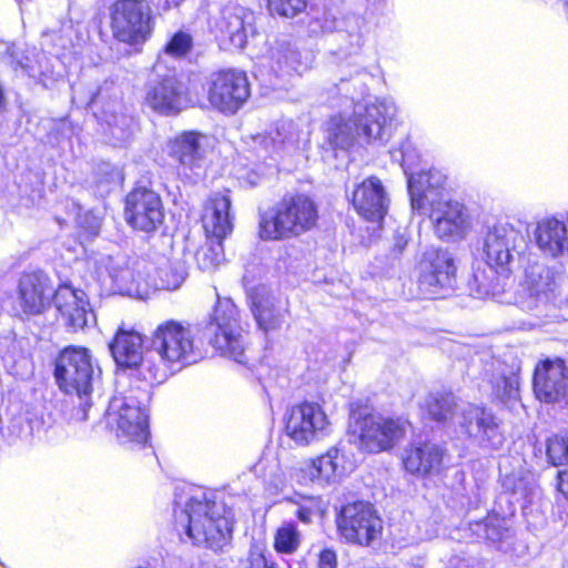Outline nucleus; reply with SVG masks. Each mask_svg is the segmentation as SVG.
I'll use <instances>...</instances> for the list:
<instances>
[{
	"label": "nucleus",
	"instance_id": "nucleus-1",
	"mask_svg": "<svg viewBox=\"0 0 568 568\" xmlns=\"http://www.w3.org/2000/svg\"><path fill=\"white\" fill-rule=\"evenodd\" d=\"M199 358L201 347L191 324L165 321L153 332L151 351L143 362V379L149 384L163 383L175 366L191 365Z\"/></svg>",
	"mask_w": 568,
	"mask_h": 568
},
{
	"label": "nucleus",
	"instance_id": "nucleus-2",
	"mask_svg": "<svg viewBox=\"0 0 568 568\" xmlns=\"http://www.w3.org/2000/svg\"><path fill=\"white\" fill-rule=\"evenodd\" d=\"M349 104L352 113L345 110L326 122L325 140L331 148L346 150L357 139L371 142L388 138V125L397 114L394 102L379 101L366 105L351 100Z\"/></svg>",
	"mask_w": 568,
	"mask_h": 568
},
{
	"label": "nucleus",
	"instance_id": "nucleus-3",
	"mask_svg": "<svg viewBox=\"0 0 568 568\" xmlns=\"http://www.w3.org/2000/svg\"><path fill=\"white\" fill-rule=\"evenodd\" d=\"M222 510V506L214 501L192 497L185 509L176 515V525L195 545L219 551L229 544L232 535L231 521Z\"/></svg>",
	"mask_w": 568,
	"mask_h": 568
},
{
	"label": "nucleus",
	"instance_id": "nucleus-4",
	"mask_svg": "<svg viewBox=\"0 0 568 568\" xmlns=\"http://www.w3.org/2000/svg\"><path fill=\"white\" fill-rule=\"evenodd\" d=\"M317 220V206L308 196L284 197L273 213L262 216L260 235L263 240L295 237L312 230Z\"/></svg>",
	"mask_w": 568,
	"mask_h": 568
},
{
	"label": "nucleus",
	"instance_id": "nucleus-5",
	"mask_svg": "<svg viewBox=\"0 0 568 568\" xmlns=\"http://www.w3.org/2000/svg\"><path fill=\"white\" fill-rule=\"evenodd\" d=\"M148 390L140 392V396L133 392L116 395L110 400L105 413L106 424L122 444L143 445L148 442Z\"/></svg>",
	"mask_w": 568,
	"mask_h": 568
},
{
	"label": "nucleus",
	"instance_id": "nucleus-6",
	"mask_svg": "<svg viewBox=\"0 0 568 568\" xmlns=\"http://www.w3.org/2000/svg\"><path fill=\"white\" fill-rule=\"evenodd\" d=\"M205 333L210 344L217 352L236 363L246 364V342L241 326V315L231 298H221L217 295L214 310L205 325Z\"/></svg>",
	"mask_w": 568,
	"mask_h": 568
},
{
	"label": "nucleus",
	"instance_id": "nucleus-7",
	"mask_svg": "<svg viewBox=\"0 0 568 568\" xmlns=\"http://www.w3.org/2000/svg\"><path fill=\"white\" fill-rule=\"evenodd\" d=\"M408 428L409 423L400 417L367 414L354 422L351 434L359 450L377 454L396 446Z\"/></svg>",
	"mask_w": 568,
	"mask_h": 568
},
{
	"label": "nucleus",
	"instance_id": "nucleus-8",
	"mask_svg": "<svg viewBox=\"0 0 568 568\" xmlns=\"http://www.w3.org/2000/svg\"><path fill=\"white\" fill-rule=\"evenodd\" d=\"M558 282L556 273L544 264H532L526 270L524 293L516 304L535 317L547 320L555 315Z\"/></svg>",
	"mask_w": 568,
	"mask_h": 568
},
{
	"label": "nucleus",
	"instance_id": "nucleus-9",
	"mask_svg": "<svg viewBox=\"0 0 568 568\" xmlns=\"http://www.w3.org/2000/svg\"><path fill=\"white\" fill-rule=\"evenodd\" d=\"M93 373L92 355L85 347L68 346L55 358L54 377L60 389L79 398L91 393Z\"/></svg>",
	"mask_w": 568,
	"mask_h": 568
},
{
	"label": "nucleus",
	"instance_id": "nucleus-10",
	"mask_svg": "<svg viewBox=\"0 0 568 568\" xmlns=\"http://www.w3.org/2000/svg\"><path fill=\"white\" fill-rule=\"evenodd\" d=\"M152 11L145 0H119L111 8V30L120 42L138 44L152 32Z\"/></svg>",
	"mask_w": 568,
	"mask_h": 568
},
{
	"label": "nucleus",
	"instance_id": "nucleus-11",
	"mask_svg": "<svg viewBox=\"0 0 568 568\" xmlns=\"http://www.w3.org/2000/svg\"><path fill=\"white\" fill-rule=\"evenodd\" d=\"M339 535L348 542L368 546L382 534V520L369 503L343 506L336 518Z\"/></svg>",
	"mask_w": 568,
	"mask_h": 568
},
{
	"label": "nucleus",
	"instance_id": "nucleus-12",
	"mask_svg": "<svg viewBox=\"0 0 568 568\" xmlns=\"http://www.w3.org/2000/svg\"><path fill=\"white\" fill-rule=\"evenodd\" d=\"M418 271L419 290L429 298L440 296L443 291L452 290L456 283L454 257L446 250L426 251L419 262Z\"/></svg>",
	"mask_w": 568,
	"mask_h": 568
},
{
	"label": "nucleus",
	"instance_id": "nucleus-13",
	"mask_svg": "<svg viewBox=\"0 0 568 568\" xmlns=\"http://www.w3.org/2000/svg\"><path fill=\"white\" fill-rule=\"evenodd\" d=\"M525 244L520 231L510 224H497L488 230L484 253L489 267L496 273L507 275L511 272L515 258Z\"/></svg>",
	"mask_w": 568,
	"mask_h": 568
},
{
	"label": "nucleus",
	"instance_id": "nucleus-14",
	"mask_svg": "<svg viewBox=\"0 0 568 568\" xmlns=\"http://www.w3.org/2000/svg\"><path fill=\"white\" fill-rule=\"evenodd\" d=\"M205 140L196 131H185L169 142V155L178 162L179 174L192 183L200 181L205 173Z\"/></svg>",
	"mask_w": 568,
	"mask_h": 568
},
{
	"label": "nucleus",
	"instance_id": "nucleus-15",
	"mask_svg": "<svg viewBox=\"0 0 568 568\" xmlns=\"http://www.w3.org/2000/svg\"><path fill=\"white\" fill-rule=\"evenodd\" d=\"M329 422L323 408L316 403L305 402L292 407L285 432L298 445H308L327 434Z\"/></svg>",
	"mask_w": 568,
	"mask_h": 568
},
{
	"label": "nucleus",
	"instance_id": "nucleus-16",
	"mask_svg": "<svg viewBox=\"0 0 568 568\" xmlns=\"http://www.w3.org/2000/svg\"><path fill=\"white\" fill-rule=\"evenodd\" d=\"M125 219L132 227L143 232L158 229L164 219L160 195L148 187L132 190L125 200Z\"/></svg>",
	"mask_w": 568,
	"mask_h": 568
},
{
	"label": "nucleus",
	"instance_id": "nucleus-17",
	"mask_svg": "<svg viewBox=\"0 0 568 568\" xmlns=\"http://www.w3.org/2000/svg\"><path fill=\"white\" fill-rule=\"evenodd\" d=\"M250 95L246 74L226 70L214 75L209 90L210 103L222 112L235 113Z\"/></svg>",
	"mask_w": 568,
	"mask_h": 568
},
{
	"label": "nucleus",
	"instance_id": "nucleus-18",
	"mask_svg": "<svg viewBox=\"0 0 568 568\" xmlns=\"http://www.w3.org/2000/svg\"><path fill=\"white\" fill-rule=\"evenodd\" d=\"M144 102L162 114H176L187 104L184 85L174 74L158 71L145 85Z\"/></svg>",
	"mask_w": 568,
	"mask_h": 568
},
{
	"label": "nucleus",
	"instance_id": "nucleus-19",
	"mask_svg": "<svg viewBox=\"0 0 568 568\" xmlns=\"http://www.w3.org/2000/svg\"><path fill=\"white\" fill-rule=\"evenodd\" d=\"M414 164V158L408 150L402 151V166L408 176V192L413 210H425L427 205L433 206L439 196L446 178L437 170H429L414 174L408 172Z\"/></svg>",
	"mask_w": 568,
	"mask_h": 568
},
{
	"label": "nucleus",
	"instance_id": "nucleus-20",
	"mask_svg": "<svg viewBox=\"0 0 568 568\" xmlns=\"http://www.w3.org/2000/svg\"><path fill=\"white\" fill-rule=\"evenodd\" d=\"M464 432L478 440L481 446L497 449L504 440L499 424L491 412L474 404H464L456 415Z\"/></svg>",
	"mask_w": 568,
	"mask_h": 568
},
{
	"label": "nucleus",
	"instance_id": "nucleus-21",
	"mask_svg": "<svg viewBox=\"0 0 568 568\" xmlns=\"http://www.w3.org/2000/svg\"><path fill=\"white\" fill-rule=\"evenodd\" d=\"M534 393L545 403H557L568 394V367L561 358L539 362L534 372Z\"/></svg>",
	"mask_w": 568,
	"mask_h": 568
},
{
	"label": "nucleus",
	"instance_id": "nucleus-22",
	"mask_svg": "<svg viewBox=\"0 0 568 568\" xmlns=\"http://www.w3.org/2000/svg\"><path fill=\"white\" fill-rule=\"evenodd\" d=\"M254 13L241 6H227L216 22L221 44L229 49H243L255 32Z\"/></svg>",
	"mask_w": 568,
	"mask_h": 568
},
{
	"label": "nucleus",
	"instance_id": "nucleus-23",
	"mask_svg": "<svg viewBox=\"0 0 568 568\" xmlns=\"http://www.w3.org/2000/svg\"><path fill=\"white\" fill-rule=\"evenodd\" d=\"M54 304L63 324L71 331L83 329L95 322L87 294L70 285H61L54 293Z\"/></svg>",
	"mask_w": 568,
	"mask_h": 568
},
{
	"label": "nucleus",
	"instance_id": "nucleus-24",
	"mask_svg": "<svg viewBox=\"0 0 568 568\" xmlns=\"http://www.w3.org/2000/svg\"><path fill=\"white\" fill-rule=\"evenodd\" d=\"M352 203L365 220L381 222L388 207V197L381 180L371 176L359 183L353 191Z\"/></svg>",
	"mask_w": 568,
	"mask_h": 568
},
{
	"label": "nucleus",
	"instance_id": "nucleus-25",
	"mask_svg": "<svg viewBox=\"0 0 568 568\" xmlns=\"http://www.w3.org/2000/svg\"><path fill=\"white\" fill-rule=\"evenodd\" d=\"M20 304L28 314H39L49 304L53 287L43 272L24 273L19 280Z\"/></svg>",
	"mask_w": 568,
	"mask_h": 568
},
{
	"label": "nucleus",
	"instance_id": "nucleus-26",
	"mask_svg": "<svg viewBox=\"0 0 568 568\" xmlns=\"http://www.w3.org/2000/svg\"><path fill=\"white\" fill-rule=\"evenodd\" d=\"M313 57L301 52L288 40H277L270 52V68L277 77L302 74L311 68Z\"/></svg>",
	"mask_w": 568,
	"mask_h": 568
},
{
	"label": "nucleus",
	"instance_id": "nucleus-27",
	"mask_svg": "<svg viewBox=\"0 0 568 568\" xmlns=\"http://www.w3.org/2000/svg\"><path fill=\"white\" fill-rule=\"evenodd\" d=\"M109 346L119 366L129 368L138 367V373L143 379V362L145 355H142L143 338L139 332L132 328L119 327Z\"/></svg>",
	"mask_w": 568,
	"mask_h": 568
},
{
	"label": "nucleus",
	"instance_id": "nucleus-28",
	"mask_svg": "<svg viewBox=\"0 0 568 568\" xmlns=\"http://www.w3.org/2000/svg\"><path fill=\"white\" fill-rule=\"evenodd\" d=\"M232 201L225 193H214L206 202L202 215L207 236L223 240L233 230Z\"/></svg>",
	"mask_w": 568,
	"mask_h": 568
},
{
	"label": "nucleus",
	"instance_id": "nucleus-29",
	"mask_svg": "<svg viewBox=\"0 0 568 568\" xmlns=\"http://www.w3.org/2000/svg\"><path fill=\"white\" fill-rule=\"evenodd\" d=\"M432 219L435 222V232L440 239L462 237L469 226L465 206L456 201L438 203Z\"/></svg>",
	"mask_w": 568,
	"mask_h": 568
},
{
	"label": "nucleus",
	"instance_id": "nucleus-30",
	"mask_svg": "<svg viewBox=\"0 0 568 568\" xmlns=\"http://www.w3.org/2000/svg\"><path fill=\"white\" fill-rule=\"evenodd\" d=\"M444 449L436 444L424 443L405 450L403 464L412 475L429 476L437 474L443 465Z\"/></svg>",
	"mask_w": 568,
	"mask_h": 568
},
{
	"label": "nucleus",
	"instance_id": "nucleus-31",
	"mask_svg": "<svg viewBox=\"0 0 568 568\" xmlns=\"http://www.w3.org/2000/svg\"><path fill=\"white\" fill-rule=\"evenodd\" d=\"M535 235L538 247L552 257L559 256L568 250L566 225L555 217L538 222Z\"/></svg>",
	"mask_w": 568,
	"mask_h": 568
},
{
	"label": "nucleus",
	"instance_id": "nucleus-32",
	"mask_svg": "<svg viewBox=\"0 0 568 568\" xmlns=\"http://www.w3.org/2000/svg\"><path fill=\"white\" fill-rule=\"evenodd\" d=\"M57 59L49 57L44 52L33 54V58L26 57L24 61H19L21 68L33 79H38L43 85L57 80L60 72L55 71Z\"/></svg>",
	"mask_w": 568,
	"mask_h": 568
},
{
	"label": "nucleus",
	"instance_id": "nucleus-33",
	"mask_svg": "<svg viewBox=\"0 0 568 568\" xmlns=\"http://www.w3.org/2000/svg\"><path fill=\"white\" fill-rule=\"evenodd\" d=\"M338 459V449L332 447L324 455L312 460L306 470L310 479H317L326 483L335 480V478L342 473Z\"/></svg>",
	"mask_w": 568,
	"mask_h": 568
},
{
	"label": "nucleus",
	"instance_id": "nucleus-34",
	"mask_svg": "<svg viewBox=\"0 0 568 568\" xmlns=\"http://www.w3.org/2000/svg\"><path fill=\"white\" fill-rule=\"evenodd\" d=\"M104 120L115 145L126 143L133 132V119L124 113L104 112Z\"/></svg>",
	"mask_w": 568,
	"mask_h": 568
},
{
	"label": "nucleus",
	"instance_id": "nucleus-35",
	"mask_svg": "<svg viewBox=\"0 0 568 568\" xmlns=\"http://www.w3.org/2000/svg\"><path fill=\"white\" fill-rule=\"evenodd\" d=\"M489 382L491 384V393L497 398L506 400L517 396L519 381L516 374H506L504 371H498L496 374H493Z\"/></svg>",
	"mask_w": 568,
	"mask_h": 568
},
{
	"label": "nucleus",
	"instance_id": "nucleus-36",
	"mask_svg": "<svg viewBox=\"0 0 568 568\" xmlns=\"http://www.w3.org/2000/svg\"><path fill=\"white\" fill-rule=\"evenodd\" d=\"M426 406L432 418L439 422L450 417L457 404L453 394L435 393L428 396Z\"/></svg>",
	"mask_w": 568,
	"mask_h": 568
},
{
	"label": "nucleus",
	"instance_id": "nucleus-37",
	"mask_svg": "<svg viewBox=\"0 0 568 568\" xmlns=\"http://www.w3.org/2000/svg\"><path fill=\"white\" fill-rule=\"evenodd\" d=\"M300 542V532L293 524H284L276 530L274 546L278 552L292 554L298 548Z\"/></svg>",
	"mask_w": 568,
	"mask_h": 568
},
{
	"label": "nucleus",
	"instance_id": "nucleus-38",
	"mask_svg": "<svg viewBox=\"0 0 568 568\" xmlns=\"http://www.w3.org/2000/svg\"><path fill=\"white\" fill-rule=\"evenodd\" d=\"M221 241L216 243H205L201 245L194 253L195 262L202 271H213L221 262Z\"/></svg>",
	"mask_w": 568,
	"mask_h": 568
},
{
	"label": "nucleus",
	"instance_id": "nucleus-39",
	"mask_svg": "<svg viewBox=\"0 0 568 568\" xmlns=\"http://www.w3.org/2000/svg\"><path fill=\"white\" fill-rule=\"evenodd\" d=\"M546 456L548 463L555 467L568 466V434H559L547 442Z\"/></svg>",
	"mask_w": 568,
	"mask_h": 568
},
{
	"label": "nucleus",
	"instance_id": "nucleus-40",
	"mask_svg": "<svg viewBox=\"0 0 568 568\" xmlns=\"http://www.w3.org/2000/svg\"><path fill=\"white\" fill-rule=\"evenodd\" d=\"M267 3L272 12L293 18L306 8L307 0H267Z\"/></svg>",
	"mask_w": 568,
	"mask_h": 568
},
{
	"label": "nucleus",
	"instance_id": "nucleus-41",
	"mask_svg": "<svg viewBox=\"0 0 568 568\" xmlns=\"http://www.w3.org/2000/svg\"><path fill=\"white\" fill-rule=\"evenodd\" d=\"M322 511L323 509L320 498L308 497L303 498V501L298 504L296 516L302 523L310 524L313 517L321 515Z\"/></svg>",
	"mask_w": 568,
	"mask_h": 568
},
{
	"label": "nucleus",
	"instance_id": "nucleus-42",
	"mask_svg": "<svg viewBox=\"0 0 568 568\" xmlns=\"http://www.w3.org/2000/svg\"><path fill=\"white\" fill-rule=\"evenodd\" d=\"M478 534H483V536L490 541H499L507 535V529L503 528L499 524L498 518H487L483 523L477 524Z\"/></svg>",
	"mask_w": 568,
	"mask_h": 568
},
{
	"label": "nucleus",
	"instance_id": "nucleus-43",
	"mask_svg": "<svg viewBox=\"0 0 568 568\" xmlns=\"http://www.w3.org/2000/svg\"><path fill=\"white\" fill-rule=\"evenodd\" d=\"M192 38L185 32L175 33L166 44L165 51L174 57L184 55L191 48Z\"/></svg>",
	"mask_w": 568,
	"mask_h": 568
},
{
	"label": "nucleus",
	"instance_id": "nucleus-44",
	"mask_svg": "<svg viewBox=\"0 0 568 568\" xmlns=\"http://www.w3.org/2000/svg\"><path fill=\"white\" fill-rule=\"evenodd\" d=\"M265 557V547L262 544H252L247 558L245 560V568H270Z\"/></svg>",
	"mask_w": 568,
	"mask_h": 568
},
{
	"label": "nucleus",
	"instance_id": "nucleus-45",
	"mask_svg": "<svg viewBox=\"0 0 568 568\" xmlns=\"http://www.w3.org/2000/svg\"><path fill=\"white\" fill-rule=\"evenodd\" d=\"M275 136L273 135H258L255 140L258 144H261L266 152L277 153L280 150L284 149L286 144V136L283 135L280 129H276Z\"/></svg>",
	"mask_w": 568,
	"mask_h": 568
},
{
	"label": "nucleus",
	"instance_id": "nucleus-46",
	"mask_svg": "<svg viewBox=\"0 0 568 568\" xmlns=\"http://www.w3.org/2000/svg\"><path fill=\"white\" fill-rule=\"evenodd\" d=\"M255 320L263 331L267 332L276 327L277 318L270 310L257 307L254 311Z\"/></svg>",
	"mask_w": 568,
	"mask_h": 568
},
{
	"label": "nucleus",
	"instance_id": "nucleus-47",
	"mask_svg": "<svg viewBox=\"0 0 568 568\" xmlns=\"http://www.w3.org/2000/svg\"><path fill=\"white\" fill-rule=\"evenodd\" d=\"M337 558L336 554L331 549H324L320 554L318 568H336Z\"/></svg>",
	"mask_w": 568,
	"mask_h": 568
},
{
	"label": "nucleus",
	"instance_id": "nucleus-48",
	"mask_svg": "<svg viewBox=\"0 0 568 568\" xmlns=\"http://www.w3.org/2000/svg\"><path fill=\"white\" fill-rule=\"evenodd\" d=\"M82 227H84L91 235H97L100 231V220L93 215H85L81 221Z\"/></svg>",
	"mask_w": 568,
	"mask_h": 568
},
{
	"label": "nucleus",
	"instance_id": "nucleus-49",
	"mask_svg": "<svg viewBox=\"0 0 568 568\" xmlns=\"http://www.w3.org/2000/svg\"><path fill=\"white\" fill-rule=\"evenodd\" d=\"M474 282L477 284V288H471V294L475 295L478 298H485L490 295H494L495 293L489 288L488 285L479 283L478 275L476 274L474 276Z\"/></svg>",
	"mask_w": 568,
	"mask_h": 568
},
{
	"label": "nucleus",
	"instance_id": "nucleus-50",
	"mask_svg": "<svg viewBox=\"0 0 568 568\" xmlns=\"http://www.w3.org/2000/svg\"><path fill=\"white\" fill-rule=\"evenodd\" d=\"M557 489L558 491L568 499V469L561 470L557 475Z\"/></svg>",
	"mask_w": 568,
	"mask_h": 568
},
{
	"label": "nucleus",
	"instance_id": "nucleus-51",
	"mask_svg": "<svg viewBox=\"0 0 568 568\" xmlns=\"http://www.w3.org/2000/svg\"><path fill=\"white\" fill-rule=\"evenodd\" d=\"M99 172H102L106 175L105 181L108 183L113 182L119 178L118 171L114 168H112L110 164H106V163L101 164L99 166Z\"/></svg>",
	"mask_w": 568,
	"mask_h": 568
},
{
	"label": "nucleus",
	"instance_id": "nucleus-52",
	"mask_svg": "<svg viewBox=\"0 0 568 568\" xmlns=\"http://www.w3.org/2000/svg\"><path fill=\"white\" fill-rule=\"evenodd\" d=\"M407 245V240L403 236H399L396 239L395 241V246H394V251L396 254H400L404 248L406 247Z\"/></svg>",
	"mask_w": 568,
	"mask_h": 568
},
{
	"label": "nucleus",
	"instance_id": "nucleus-53",
	"mask_svg": "<svg viewBox=\"0 0 568 568\" xmlns=\"http://www.w3.org/2000/svg\"><path fill=\"white\" fill-rule=\"evenodd\" d=\"M81 405L83 406V416L82 418L83 419H87V408L90 406L89 403L85 400L83 403H81Z\"/></svg>",
	"mask_w": 568,
	"mask_h": 568
},
{
	"label": "nucleus",
	"instance_id": "nucleus-54",
	"mask_svg": "<svg viewBox=\"0 0 568 568\" xmlns=\"http://www.w3.org/2000/svg\"><path fill=\"white\" fill-rule=\"evenodd\" d=\"M250 184L251 185H256L257 184V176L256 175H254L253 180H250Z\"/></svg>",
	"mask_w": 568,
	"mask_h": 568
},
{
	"label": "nucleus",
	"instance_id": "nucleus-55",
	"mask_svg": "<svg viewBox=\"0 0 568 568\" xmlns=\"http://www.w3.org/2000/svg\"><path fill=\"white\" fill-rule=\"evenodd\" d=\"M459 568H470V567L466 564H462V566Z\"/></svg>",
	"mask_w": 568,
	"mask_h": 568
},
{
	"label": "nucleus",
	"instance_id": "nucleus-56",
	"mask_svg": "<svg viewBox=\"0 0 568 568\" xmlns=\"http://www.w3.org/2000/svg\"><path fill=\"white\" fill-rule=\"evenodd\" d=\"M270 568H275L273 564H271Z\"/></svg>",
	"mask_w": 568,
	"mask_h": 568
}]
</instances>
